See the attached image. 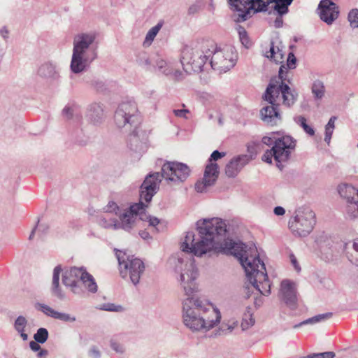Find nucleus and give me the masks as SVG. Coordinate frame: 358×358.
<instances>
[{
	"mask_svg": "<svg viewBox=\"0 0 358 358\" xmlns=\"http://www.w3.org/2000/svg\"><path fill=\"white\" fill-rule=\"evenodd\" d=\"M196 229L199 238L196 239L193 231L187 232L180 245L182 252L197 257L210 256L215 252L234 255L243 267L250 283L262 294H270L271 284L265 264L259 259L255 245L247 249L244 243L230 239L220 243L227 232V224L218 217L198 220Z\"/></svg>",
	"mask_w": 358,
	"mask_h": 358,
	"instance_id": "1",
	"label": "nucleus"
},
{
	"mask_svg": "<svg viewBox=\"0 0 358 358\" xmlns=\"http://www.w3.org/2000/svg\"><path fill=\"white\" fill-rule=\"evenodd\" d=\"M175 270L180 273L179 281L187 297L182 302V320L185 327L192 331L206 332L220 324V310L212 303L192 296L197 291L195 280L198 271L194 259L187 254L181 253L175 260Z\"/></svg>",
	"mask_w": 358,
	"mask_h": 358,
	"instance_id": "2",
	"label": "nucleus"
},
{
	"mask_svg": "<svg viewBox=\"0 0 358 358\" xmlns=\"http://www.w3.org/2000/svg\"><path fill=\"white\" fill-rule=\"evenodd\" d=\"M61 274L63 285L75 295H83L85 293V289L92 294L98 290L94 278L86 271L85 267L73 266L62 271V266L57 265L53 269L50 292L59 300L66 299V294L59 282Z\"/></svg>",
	"mask_w": 358,
	"mask_h": 358,
	"instance_id": "3",
	"label": "nucleus"
},
{
	"mask_svg": "<svg viewBox=\"0 0 358 358\" xmlns=\"http://www.w3.org/2000/svg\"><path fill=\"white\" fill-rule=\"evenodd\" d=\"M298 93L291 89L288 85L281 83L280 78H272L266 88L264 98L271 106L261 110V116L264 122L275 125L280 120L278 106L282 103L289 107L297 100Z\"/></svg>",
	"mask_w": 358,
	"mask_h": 358,
	"instance_id": "4",
	"label": "nucleus"
},
{
	"mask_svg": "<svg viewBox=\"0 0 358 358\" xmlns=\"http://www.w3.org/2000/svg\"><path fill=\"white\" fill-rule=\"evenodd\" d=\"M97 34L94 31H80L73 38L70 69L73 73L87 70L97 58Z\"/></svg>",
	"mask_w": 358,
	"mask_h": 358,
	"instance_id": "5",
	"label": "nucleus"
},
{
	"mask_svg": "<svg viewBox=\"0 0 358 358\" xmlns=\"http://www.w3.org/2000/svg\"><path fill=\"white\" fill-rule=\"evenodd\" d=\"M262 143L272 146L262 157V161L268 164L272 163L274 159L276 166L281 170L290 157L291 153L295 150L296 140L288 135L280 136L278 132H271L264 136Z\"/></svg>",
	"mask_w": 358,
	"mask_h": 358,
	"instance_id": "6",
	"label": "nucleus"
},
{
	"mask_svg": "<svg viewBox=\"0 0 358 358\" xmlns=\"http://www.w3.org/2000/svg\"><path fill=\"white\" fill-rule=\"evenodd\" d=\"M209 64L215 71L225 73L232 69L236 64L238 54L235 48L230 45H217L208 42Z\"/></svg>",
	"mask_w": 358,
	"mask_h": 358,
	"instance_id": "7",
	"label": "nucleus"
},
{
	"mask_svg": "<svg viewBox=\"0 0 358 358\" xmlns=\"http://www.w3.org/2000/svg\"><path fill=\"white\" fill-rule=\"evenodd\" d=\"M114 122L117 127L131 132L133 138L130 141L137 142L136 129L139 123V113L135 101L120 103L114 114Z\"/></svg>",
	"mask_w": 358,
	"mask_h": 358,
	"instance_id": "8",
	"label": "nucleus"
},
{
	"mask_svg": "<svg viewBox=\"0 0 358 358\" xmlns=\"http://www.w3.org/2000/svg\"><path fill=\"white\" fill-rule=\"evenodd\" d=\"M209 54L208 42L184 48L180 59L184 71L188 74L201 71L209 59Z\"/></svg>",
	"mask_w": 358,
	"mask_h": 358,
	"instance_id": "9",
	"label": "nucleus"
},
{
	"mask_svg": "<svg viewBox=\"0 0 358 358\" xmlns=\"http://www.w3.org/2000/svg\"><path fill=\"white\" fill-rule=\"evenodd\" d=\"M115 255L119 263L121 276L123 278L129 277L131 282L136 285L145 269L143 262L140 259L129 256L122 250H115Z\"/></svg>",
	"mask_w": 358,
	"mask_h": 358,
	"instance_id": "10",
	"label": "nucleus"
},
{
	"mask_svg": "<svg viewBox=\"0 0 358 358\" xmlns=\"http://www.w3.org/2000/svg\"><path fill=\"white\" fill-rule=\"evenodd\" d=\"M316 223L315 214L309 207H301L289 221V227L294 235L306 236L313 229Z\"/></svg>",
	"mask_w": 358,
	"mask_h": 358,
	"instance_id": "11",
	"label": "nucleus"
},
{
	"mask_svg": "<svg viewBox=\"0 0 358 358\" xmlns=\"http://www.w3.org/2000/svg\"><path fill=\"white\" fill-rule=\"evenodd\" d=\"M224 156L225 152H220L218 150L213 152L208 159V164L206 166L203 180L198 181L195 184L196 192L200 193L205 192L208 187L214 185L218 178L219 166L213 161H217Z\"/></svg>",
	"mask_w": 358,
	"mask_h": 358,
	"instance_id": "12",
	"label": "nucleus"
},
{
	"mask_svg": "<svg viewBox=\"0 0 358 358\" xmlns=\"http://www.w3.org/2000/svg\"><path fill=\"white\" fill-rule=\"evenodd\" d=\"M144 205L142 203H136L130 206L128 210L120 213L118 215L117 229H122L126 231H130L137 227L140 220H144Z\"/></svg>",
	"mask_w": 358,
	"mask_h": 358,
	"instance_id": "13",
	"label": "nucleus"
},
{
	"mask_svg": "<svg viewBox=\"0 0 358 358\" xmlns=\"http://www.w3.org/2000/svg\"><path fill=\"white\" fill-rule=\"evenodd\" d=\"M337 189L339 195L346 201L345 217L355 220L358 217V189L347 183L339 185Z\"/></svg>",
	"mask_w": 358,
	"mask_h": 358,
	"instance_id": "14",
	"label": "nucleus"
},
{
	"mask_svg": "<svg viewBox=\"0 0 358 358\" xmlns=\"http://www.w3.org/2000/svg\"><path fill=\"white\" fill-rule=\"evenodd\" d=\"M162 176L159 172L150 173L145 178L140 187V201L144 205V209L151 201L153 196L159 189Z\"/></svg>",
	"mask_w": 358,
	"mask_h": 358,
	"instance_id": "15",
	"label": "nucleus"
},
{
	"mask_svg": "<svg viewBox=\"0 0 358 358\" xmlns=\"http://www.w3.org/2000/svg\"><path fill=\"white\" fill-rule=\"evenodd\" d=\"M189 167L183 163L167 162L162 167V176L166 180L173 182L185 181L189 175Z\"/></svg>",
	"mask_w": 358,
	"mask_h": 358,
	"instance_id": "16",
	"label": "nucleus"
},
{
	"mask_svg": "<svg viewBox=\"0 0 358 358\" xmlns=\"http://www.w3.org/2000/svg\"><path fill=\"white\" fill-rule=\"evenodd\" d=\"M278 296L289 308L295 310L298 304L297 288L295 282L287 279L283 280L280 283Z\"/></svg>",
	"mask_w": 358,
	"mask_h": 358,
	"instance_id": "17",
	"label": "nucleus"
},
{
	"mask_svg": "<svg viewBox=\"0 0 358 358\" xmlns=\"http://www.w3.org/2000/svg\"><path fill=\"white\" fill-rule=\"evenodd\" d=\"M317 10L320 20L327 25L332 24L339 15L338 6L331 0L320 1Z\"/></svg>",
	"mask_w": 358,
	"mask_h": 358,
	"instance_id": "18",
	"label": "nucleus"
},
{
	"mask_svg": "<svg viewBox=\"0 0 358 358\" xmlns=\"http://www.w3.org/2000/svg\"><path fill=\"white\" fill-rule=\"evenodd\" d=\"M37 75L49 82H56L60 79V70L57 63L47 61L38 68Z\"/></svg>",
	"mask_w": 358,
	"mask_h": 358,
	"instance_id": "19",
	"label": "nucleus"
},
{
	"mask_svg": "<svg viewBox=\"0 0 358 358\" xmlns=\"http://www.w3.org/2000/svg\"><path fill=\"white\" fill-rule=\"evenodd\" d=\"M245 3L247 9L242 13L238 14V17L236 19L238 22L247 20L250 17V10H253L254 13L265 10L271 3V0H246Z\"/></svg>",
	"mask_w": 358,
	"mask_h": 358,
	"instance_id": "20",
	"label": "nucleus"
},
{
	"mask_svg": "<svg viewBox=\"0 0 358 358\" xmlns=\"http://www.w3.org/2000/svg\"><path fill=\"white\" fill-rule=\"evenodd\" d=\"M252 157L248 155H238L234 157L226 165L225 173L229 178L236 177L241 170L249 163Z\"/></svg>",
	"mask_w": 358,
	"mask_h": 358,
	"instance_id": "21",
	"label": "nucleus"
},
{
	"mask_svg": "<svg viewBox=\"0 0 358 358\" xmlns=\"http://www.w3.org/2000/svg\"><path fill=\"white\" fill-rule=\"evenodd\" d=\"M38 310L41 311L44 315L48 317H52L55 320H59L65 322H74L76 321V317L69 313L59 312L55 310L50 306L41 303H37L35 306Z\"/></svg>",
	"mask_w": 358,
	"mask_h": 358,
	"instance_id": "22",
	"label": "nucleus"
},
{
	"mask_svg": "<svg viewBox=\"0 0 358 358\" xmlns=\"http://www.w3.org/2000/svg\"><path fill=\"white\" fill-rule=\"evenodd\" d=\"M283 46L280 42L271 41L268 50L264 52V56L271 60H273L276 64H281L285 57V52H283Z\"/></svg>",
	"mask_w": 358,
	"mask_h": 358,
	"instance_id": "23",
	"label": "nucleus"
},
{
	"mask_svg": "<svg viewBox=\"0 0 358 358\" xmlns=\"http://www.w3.org/2000/svg\"><path fill=\"white\" fill-rule=\"evenodd\" d=\"M87 117L93 124H101L104 119L103 105L96 102L90 104L87 108Z\"/></svg>",
	"mask_w": 358,
	"mask_h": 358,
	"instance_id": "24",
	"label": "nucleus"
},
{
	"mask_svg": "<svg viewBox=\"0 0 358 358\" xmlns=\"http://www.w3.org/2000/svg\"><path fill=\"white\" fill-rule=\"evenodd\" d=\"M153 61L155 64L154 71H158L165 76H170L173 73V63L166 61L162 56L154 54Z\"/></svg>",
	"mask_w": 358,
	"mask_h": 358,
	"instance_id": "25",
	"label": "nucleus"
},
{
	"mask_svg": "<svg viewBox=\"0 0 358 358\" xmlns=\"http://www.w3.org/2000/svg\"><path fill=\"white\" fill-rule=\"evenodd\" d=\"M137 64L148 71H152L155 69L153 55H150L145 52H140L136 57Z\"/></svg>",
	"mask_w": 358,
	"mask_h": 358,
	"instance_id": "26",
	"label": "nucleus"
},
{
	"mask_svg": "<svg viewBox=\"0 0 358 358\" xmlns=\"http://www.w3.org/2000/svg\"><path fill=\"white\" fill-rule=\"evenodd\" d=\"M296 65V58L294 56L293 52H289L287 56L286 64H282L279 69V74L278 78H280L281 83H283V80H285L284 74L287 73L288 69H294Z\"/></svg>",
	"mask_w": 358,
	"mask_h": 358,
	"instance_id": "27",
	"label": "nucleus"
},
{
	"mask_svg": "<svg viewBox=\"0 0 358 358\" xmlns=\"http://www.w3.org/2000/svg\"><path fill=\"white\" fill-rule=\"evenodd\" d=\"M97 222L103 228L117 230V218L113 217L108 214L100 215L98 217Z\"/></svg>",
	"mask_w": 358,
	"mask_h": 358,
	"instance_id": "28",
	"label": "nucleus"
},
{
	"mask_svg": "<svg viewBox=\"0 0 358 358\" xmlns=\"http://www.w3.org/2000/svg\"><path fill=\"white\" fill-rule=\"evenodd\" d=\"M27 325V320L22 315L18 316L14 322V329L20 334L23 341L28 339V335L25 333V328Z\"/></svg>",
	"mask_w": 358,
	"mask_h": 358,
	"instance_id": "29",
	"label": "nucleus"
},
{
	"mask_svg": "<svg viewBox=\"0 0 358 358\" xmlns=\"http://www.w3.org/2000/svg\"><path fill=\"white\" fill-rule=\"evenodd\" d=\"M164 24V21L160 20L158 22V23L152 27L147 33L145 40L143 41V45L145 47L150 46L152 41H154L155 38L162 29V26Z\"/></svg>",
	"mask_w": 358,
	"mask_h": 358,
	"instance_id": "30",
	"label": "nucleus"
},
{
	"mask_svg": "<svg viewBox=\"0 0 358 358\" xmlns=\"http://www.w3.org/2000/svg\"><path fill=\"white\" fill-rule=\"evenodd\" d=\"M293 0H271V3H274V10L279 15H284L289 11V6L291 5Z\"/></svg>",
	"mask_w": 358,
	"mask_h": 358,
	"instance_id": "31",
	"label": "nucleus"
},
{
	"mask_svg": "<svg viewBox=\"0 0 358 358\" xmlns=\"http://www.w3.org/2000/svg\"><path fill=\"white\" fill-rule=\"evenodd\" d=\"M331 315H332L331 313L319 314L313 317L305 320L303 322H301L297 324H295L294 326V328H295V329L299 328V327H301L302 325H305V324H314L320 322L322 321H324V320H326L330 318L331 317Z\"/></svg>",
	"mask_w": 358,
	"mask_h": 358,
	"instance_id": "32",
	"label": "nucleus"
},
{
	"mask_svg": "<svg viewBox=\"0 0 358 358\" xmlns=\"http://www.w3.org/2000/svg\"><path fill=\"white\" fill-rule=\"evenodd\" d=\"M255 324V319L252 317L250 308H247L244 313L241 327L243 331H246Z\"/></svg>",
	"mask_w": 358,
	"mask_h": 358,
	"instance_id": "33",
	"label": "nucleus"
},
{
	"mask_svg": "<svg viewBox=\"0 0 358 358\" xmlns=\"http://www.w3.org/2000/svg\"><path fill=\"white\" fill-rule=\"evenodd\" d=\"M312 93L316 99H321L324 96L325 87L323 82L317 80L312 85Z\"/></svg>",
	"mask_w": 358,
	"mask_h": 358,
	"instance_id": "34",
	"label": "nucleus"
},
{
	"mask_svg": "<svg viewBox=\"0 0 358 358\" xmlns=\"http://www.w3.org/2000/svg\"><path fill=\"white\" fill-rule=\"evenodd\" d=\"M62 115L67 120L72 119L74 116H79L78 106L73 103L67 104L62 110Z\"/></svg>",
	"mask_w": 358,
	"mask_h": 358,
	"instance_id": "35",
	"label": "nucleus"
},
{
	"mask_svg": "<svg viewBox=\"0 0 358 358\" xmlns=\"http://www.w3.org/2000/svg\"><path fill=\"white\" fill-rule=\"evenodd\" d=\"M236 30L238 34L239 40L242 45L246 48H249L252 45V43L245 28L238 25Z\"/></svg>",
	"mask_w": 358,
	"mask_h": 358,
	"instance_id": "36",
	"label": "nucleus"
},
{
	"mask_svg": "<svg viewBox=\"0 0 358 358\" xmlns=\"http://www.w3.org/2000/svg\"><path fill=\"white\" fill-rule=\"evenodd\" d=\"M336 120V117L332 116L327 125L325 126V136L324 141L329 145L331 139V136L335 128V121Z\"/></svg>",
	"mask_w": 358,
	"mask_h": 358,
	"instance_id": "37",
	"label": "nucleus"
},
{
	"mask_svg": "<svg viewBox=\"0 0 358 358\" xmlns=\"http://www.w3.org/2000/svg\"><path fill=\"white\" fill-rule=\"evenodd\" d=\"M294 122L303 128L304 131L310 136L315 134L314 129L309 126L306 122V119L301 115L296 116L294 117Z\"/></svg>",
	"mask_w": 358,
	"mask_h": 358,
	"instance_id": "38",
	"label": "nucleus"
},
{
	"mask_svg": "<svg viewBox=\"0 0 358 358\" xmlns=\"http://www.w3.org/2000/svg\"><path fill=\"white\" fill-rule=\"evenodd\" d=\"M231 9L238 11V14L242 13L247 9L245 1L243 0H228Z\"/></svg>",
	"mask_w": 358,
	"mask_h": 358,
	"instance_id": "39",
	"label": "nucleus"
},
{
	"mask_svg": "<svg viewBox=\"0 0 358 358\" xmlns=\"http://www.w3.org/2000/svg\"><path fill=\"white\" fill-rule=\"evenodd\" d=\"M34 338L38 343H44L48 338V331L43 327L39 328L34 334Z\"/></svg>",
	"mask_w": 358,
	"mask_h": 358,
	"instance_id": "40",
	"label": "nucleus"
},
{
	"mask_svg": "<svg viewBox=\"0 0 358 358\" xmlns=\"http://www.w3.org/2000/svg\"><path fill=\"white\" fill-rule=\"evenodd\" d=\"M103 213L110 215L115 214L118 216L121 213V210L116 203L114 201H109L108 203L103 208Z\"/></svg>",
	"mask_w": 358,
	"mask_h": 358,
	"instance_id": "41",
	"label": "nucleus"
},
{
	"mask_svg": "<svg viewBox=\"0 0 358 358\" xmlns=\"http://www.w3.org/2000/svg\"><path fill=\"white\" fill-rule=\"evenodd\" d=\"M317 243L322 250H325L327 248L331 249L334 247V241L331 238L326 235H322L317 238Z\"/></svg>",
	"mask_w": 358,
	"mask_h": 358,
	"instance_id": "42",
	"label": "nucleus"
},
{
	"mask_svg": "<svg viewBox=\"0 0 358 358\" xmlns=\"http://www.w3.org/2000/svg\"><path fill=\"white\" fill-rule=\"evenodd\" d=\"M238 321L235 320H229L227 322H224L220 327V330L227 334L232 332L238 327Z\"/></svg>",
	"mask_w": 358,
	"mask_h": 358,
	"instance_id": "43",
	"label": "nucleus"
},
{
	"mask_svg": "<svg viewBox=\"0 0 358 358\" xmlns=\"http://www.w3.org/2000/svg\"><path fill=\"white\" fill-rule=\"evenodd\" d=\"M247 150L251 155H255L262 150V143L257 141H251L248 143Z\"/></svg>",
	"mask_w": 358,
	"mask_h": 358,
	"instance_id": "44",
	"label": "nucleus"
},
{
	"mask_svg": "<svg viewBox=\"0 0 358 358\" xmlns=\"http://www.w3.org/2000/svg\"><path fill=\"white\" fill-rule=\"evenodd\" d=\"M348 20L352 28H358V9H352L348 15Z\"/></svg>",
	"mask_w": 358,
	"mask_h": 358,
	"instance_id": "45",
	"label": "nucleus"
},
{
	"mask_svg": "<svg viewBox=\"0 0 358 358\" xmlns=\"http://www.w3.org/2000/svg\"><path fill=\"white\" fill-rule=\"evenodd\" d=\"M100 310L111 312H122L124 308L120 305H116L112 303H106L101 305Z\"/></svg>",
	"mask_w": 358,
	"mask_h": 358,
	"instance_id": "46",
	"label": "nucleus"
},
{
	"mask_svg": "<svg viewBox=\"0 0 358 358\" xmlns=\"http://www.w3.org/2000/svg\"><path fill=\"white\" fill-rule=\"evenodd\" d=\"M110 347L118 354H124L126 351L125 346L115 339H111L110 341Z\"/></svg>",
	"mask_w": 358,
	"mask_h": 358,
	"instance_id": "47",
	"label": "nucleus"
},
{
	"mask_svg": "<svg viewBox=\"0 0 358 358\" xmlns=\"http://www.w3.org/2000/svg\"><path fill=\"white\" fill-rule=\"evenodd\" d=\"M352 248L353 252L350 254L348 258L352 264L358 266V241L354 242Z\"/></svg>",
	"mask_w": 358,
	"mask_h": 358,
	"instance_id": "48",
	"label": "nucleus"
},
{
	"mask_svg": "<svg viewBox=\"0 0 358 358\" xmlns=\"http://www.w3.org/2000/svg\"><path fill=\"white\" fill-rule=\"evenodd\" d=\"M335 353L333 352H324L320 353H315L306 356L305 358H334Z\"/></svg>",
	"mask_w": 358,
	"mask_h": 358,
	"instance_id": "49",
	"label": "nucleus"
},
{
	"mask_svg": "<svg viewBox=\"0 0 358 358\" xmlns=\"http://www.w3.org/2000/svg\"><path fill=\"white\" fill-rule=\"evenodd\" d=\"M173 113L176 117L187 120L190 111L187 109H174Z\"/></svg>",
	"mask_w": 358,
	"mask_h": 358,
	"instance_id": "50",
	"label": "nucleus"
},
{
	"mask_svg": "<svg viewBox=\"0 0 358 358\" xmlns=\"http://www.w3.org/2000/svg\"><path fill=\"white\" fill-rule=\"evenodd\" d=\"M94 89L99 92H102L105 90V84L103 81L99 80H94L92 83Z\"/></svg>",
	"mask_w": 358,
	"mask_h": 358,
	"instance_id": "51",
	"label": "nucleus"
},
{
	"mask_svg": "<svg viewBox=\"0 0 358 358\" xmlns=\"http://www.w3.org/2000/svg\"><path fill=\"white\" fill-rule=\"evenodd\" d=\"M143 215L144 220H148L150 226L156 227L159 223V220L157 217L146 215L145 213Z\"/></svg>",
	"mask_w": 358,
	"mask_h": 358,
	"instance_id": "52",
	"label": "nucleus"
},
{
	"mask_svg": "<svg viewBox=\"0 0 358 358\" xmlns=\"http://www.w3.org/2000/svg\"><path fill=\"white\" fill-rule=\"evenodd\" d=\"M175 80H181L185 78V74L180 70L175 69L173 66V73L171 75Z\"/></svg>",
	"mask_w": 358,
	"mask_h": 358,
	"instance_id": "53",
	"label": "nucleus"
},
{
	"mask_svg": "<svg viewBox=\"0 0 358 358\" xmlns=\"http://www.w3.org/2000/svg\"><path fill=\"white\" fill-rule=\"evenodd\" d=\"M89 355L91 358H101V352L95 346H93L90 349Z\"/></svg>",
	"mask_w": 358,
	"mask_h": 358,
	"instance_id": "54",
	"label": "nucleus"
},
{
	"mask_svg": "<svg viewBox=\"0 0 358 358\" xmlns=\"http://www.w3.org/2000/svg\"><path fill=\"white\" fill-rule=\"evenodd\" d=\"M289 259H290V262L292 264V266H294V269L299 273L301 271V266H299L298 262H297V259L296 258V257L294 256V255L293 254H291L289 255Z\"/></svg>",
	"mask_w": 358,
	"mask_h": 358,
	"instance_id": "55",
	"label": "nucleus"
},
{
	"mask_svg": "<svg viewBox=\"0 0 358 358\" xmlns=\"http://www.w3.org/2000/svg\"><path fill=\"white\" fill-rule=\"evenodd\" d=\"M36 227L37 228L38 231L41 234H45L48 229V227L45 224L38 223V224Z\"/></svg>",
	"mask_w": 358,
	"mask_h": 358,
	"instance_id": "56",
	"label": "nucleus"
},
{
	"mask_svg": "<svg viewBox=\"0 0 358 358\" xmlns=\"http://www.w3.org/2000/svg\"><path fill=\"white\" fill-rule=\"evenodd\" d=\"M29 347L34 352H38L41 349V345L36 341H31L29 343Z\"/></svg>",
	"mask_w": 358,
	"mask_h": 358,
	"instance_id": "57",
	"label": "nucleus"
},
{
	"mask_svg": "<svg viewBox=\"0 0 358 358\" xmlns=\"http://www.w3.org/2000/svg\"><path fill=\"white\" fill-rule=\"evenodd\" d=\"M282 15H279L275 18V20L273 22L274 27L276 28H280L282 26L283 20L282 18Z\"/></svg>",
	"mask_w": 358,
	"mask_h": 358,
	"instance_id": "58",
	"label": "nucleus"
},
{
	"mask_svg": "<svg viewBox=\"0 0 358 358\" xmlns=\"http://www.w3.org/2000/svg\"><path fill=\"white\" fill-rule=\"evenodd\" d=\"M273 212L276 215H283L285 213V210L281 206H277L274 208Z\"/></svg>",
	"mask_w": 358,
	"mask_h": 358,
	"instance_id": "59",
	"label": "nucleus"
},
{
	"mask_svg": "<svg viewBox=\"0 0 358 358\" xmlns=\"http://www.w3.org/2000/svg\"><path fill=\"white\" fill-rule=\"evenodd\" d=\"M48 355V351L45 349H41L37 354L38 358H46Z\"/></svg>",
	"mask_w": 358,
	"mask_h": 358,
	"instance_id": "60",
	"label": "nucleus"
},
{
	"mask_svg": "<svg viewBox=\"0 0 358 358\" xmlns=\"http://www.w3.org/2000/svg\"><path fill=\"white\" fill-rule=\"evenodd\" d=\"M139 236L143 239V240H150L151 239V236L150 234L146 231H141L139 232Z\"/></svg>",
	"mask_w": 358,
	"mask_h": 358,
	"instance_id": "61",
	"label": "nucleus"
},
{
	"mask_svg": "<svg viewBox=\"0 0 358 358\" xmlns=\"http://www.w3.org/2000/svg\"><path fill=\"white\" fill-rule=\"evenodd\" d=\"M36 229H37L36 227H35L32 229V231H31V234H30V235H29V240H32V239L34 238V234H35V231H36Z\"/></svg>",
	"mask_w": 358,
	"mask_h": 358,
	"instance_id": "62",
	"label": "nucleus"
},
{
	"mask_svg": "<svg viewBox=\"0 0 358 358\" xmlns=\"http://www.w3.org/2000/svg\"><path fill=\"white\" fill-rule=\"evenodd\" d=\"M189 13H194L195 11L194 7L192 6L189 9Z\"/></svg>",
	"mask_w": 358,
	"mask_h": 358,
	"instance_id": "63",
	"label": "nucleus"
},
{
	"mask_svg": "<svg viewBox=\"0 0 358 358\" xmlns=\"http://www.w3.org/2000/svg\"><path fill=\"white\" fill-rule=\"evenodd\" d=\"M357 147H358V143H357Z\"/></svg>",
	"mask_w": 358,
	"mask_h": 358,
	"instance_id": "64",
	"label": "nucleus"
}]
</instances>
